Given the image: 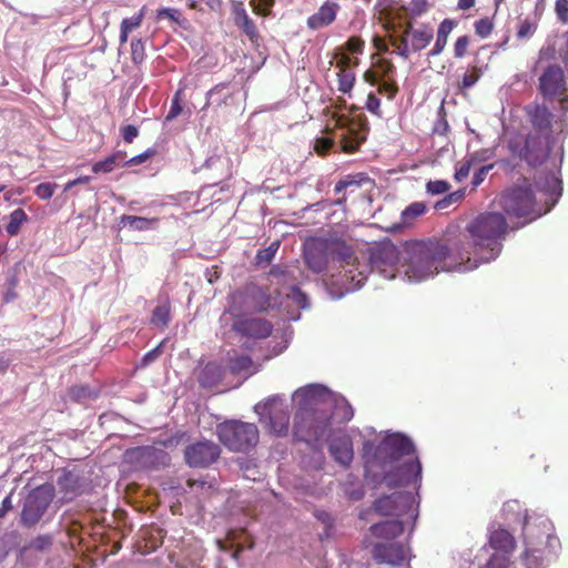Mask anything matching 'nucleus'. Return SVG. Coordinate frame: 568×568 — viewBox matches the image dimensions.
<instances>
[{
	"label": "nucleus",
	"mask_w": 568,
	"mask_h": 568,
	"mask_svg": "<svg viewBox=\"0 0 568 568\" xmlns=\"http://www.w3.org/2000/svg\"><path fill=\"white\" fill-rule=\"evenodd\" d=\"M471 38L469 36L457 37L453 44V54L457 60H462L468 53Z\"/></svg>",
	"instance_id": "58836bf2"
},
{
	"label": "nucleus",
	"mask_w": 568,
	"mask_h": 568,
	"mask_svg": "<svg viewBox=\"0 0 568 568\" xmlns=\"http://www.w3.org/2000/svg\"><path fill=\"white\" fill-rule=\"evenodd\" d=\"M369 530L373 536L381 539H396L404 531V523L398 519L384 520V523L372 525Z\"/></svg>",
	"instance_id": "bb28decb"
},
{
	"label": "nucleus",
	"mask_w": 568,
	"mask_h": 568,
	"mask_svg": "<svg viewBox=\"0 0 568 568\" xmlns=\"http://www.w3.org/2000/svg\"><path fill=\"white\" fill-rule=\"evenodd\" d=\"M484 74V68L478 67V64H470L466 71L463 73L457 88L459 91L464 92L467 89L473 88Z\"/></svg>",
	"instance_id": "7c9ffc66"
},
{
	"label": "nucleus",
	"mask_w": 568,
	"mask_h": 568,
	"mask_svg": "<svg viewBox=\"0 0 568 568\" xmlns=\"http://www.w3.org/2000/svg\"><path fill=\"white\" fill-rule=\"evenodd\" d=\"M222 449L211 439L189 444L184 449V460L191 467H207L216 463Z\"/></svg>",
	"instance_id": "9d476101"
},
{
	"label": "nucleus",
	"mask_w": 568,
	"mask_h": 568,
	"mask_svg": "<svg viewBox=\"0 0 568 568\" xmlns=\"http://www.w3.org/2000/svg\"><path fill=\"white\" fill-rule=\"evenodd\" d=\"M341 4L335 1H325L315 13L308 16L306 26L311 30H321L324 27L332 26L336 21Z\"/></svg>",
	"instance_id": "a211bd4d"
},
{
	"label": "nucleus",
	"mask_w": 568,
	"mask_h": 568,
	"mask_svg": "<svg viewBox=\"0 0 568 568\" xmlns=\"http://www.w3.org/2000/svg\"><path fill=\"white\" fill-rule=\"evenodd\" d=\"M464 196H465L464 189H458L457 191L449 192V194H447V201L449 202V205H450L454 203H458V201L464 199Z\"/></svg>",
	"instance_id": "774afa93"
},
{
	"label": "nucleus",
	"mask_w": 568,
	"mask_h": 568,
	"mask_svg": "<svg viewBox=\"0 0 568 568\" xmlns=\"http://www.w3.org/2000/svg\"><path fill=\"white\" fill-rule=\"evenodd\" d=\"M426 209V204L423 202H414L408 204V206L405 207V210L402 212L403 223H412L413 220L417 219V216L425 214Z\"/></svg>",
	"instance_id": "c9c22d12"
},
{
	"label": "nucleus",
	"mask_w": 568,
	"mask_h": 568,
	"mask_svg": "<svg viewBox=\"0 0 568 568\" xmlns=\"http://www.w3.org/2000/svg\"><path fill=\"white\" fill-rule=\"evenodd\" d=\"M55 497V488L52 484H43L31 489L23 503L21 523L24 526H34L41 520L50 504Z\"/></svg>",
	"instance_id": "6e6552de"
},
{
	"label": "nucleus",
	"mask_w": 568,
	"mask_h": 568,
	"mask_svg": "<svg viewBox=\"0 0 568 568\" xmlns=\"http://www.w3.org/2000/svg\"><path fill=\"white\" fill-rule=\"evenodd\" d=\"M304 260L310 270L314 273H323L329 263V241H320L308 246L304 253Z\"/></svg>",
	"instance_id": "f3484780"
},
{
	"label": "nucleus",
	"mask_w": 568,
	"mask_h": 568,
	"mask_svg": "<svg viewBox=\"0 0 568 568\" xmlns=\"http://www.w3.org/2000/svg\"><path fill=\"white\" fill-rule=\"evenodd\" d=\"M333 143H334V141L332 140V138H326V136L317 138L315 141V151L318 154H326L327 151H329L331 148L333 146Z\"/></svg>",
	"instance_id": "13d9d810"
},
{
	"label": "nucleus",
	"mask_w": 568,
	"mask_h": 568,
	"mask_svg": "<svg viewBox=\"0 0 568 568\" xmlns=\"http://www.w3.org/2000/svg\"><path fill=\"white\" fill-rule=\"evenodd\" d=\"M494 166L495 164H486L479 168L473 176V186L478 187V185H480L481 182H484L485 178H487L488 173L490 172L491 169H494Z\"/></svg>",
	"instance_id": "6e6d98bb"
},
{
	"label": "nucleus",
	"mask_w": 568,
	"mask_h": 568,
	"mask_svg": "<svg viewBox=\"0 0 568 568\" xmlns=\"http://www.w3.org/2000/svg\"><path fill=\"white\" fill-rule=\"evenodd\" d=\"M278 248L280 241H274L271 243V245L266 246L265 248L258 250L255 255V264L263 265V263H271Z\"/></svg>",
	"instance_id": "4c0bfd02"
},
{
	"label": "nucleus",
	"mask_w": 568,
	"mask_h": 568,
	"mask_svg": "<svg viewBox=\"0 0 568 568\" xmlns=\"http://www.w3.org/2000/svg\"><path fill=\"white\" fill-rule=\"evenodd\" d=\"M28 214L22 207H18L9 214V221L6 225V231L9 235H18L21 226L26 221H28Z\"/></svg>",
	"instance_id": "473e14b6"
},
{
	"label": "nucleus",
	"mask_w": 568,
	"mask_h": 568,
	"mask_svg": "<svg viewBox=\"0 0 568 568\" xmlns=\"http://www.w3.org/2000/svg\"><path fill=\"white\" fill-rule=\"evenodd\" d=\"M69 397H71L72 400L83 402L87 400V398L98 397V395L92 392L90 387H87V385H74L69 388Z\"/></svg>",
	"instance_id": "ea45409f"
},
{
	"label": "nucleus",
	"mask_w": 568,
	"mask_h": 568,
	"mask_svg": "<svg viewBox=\"0 0 568 568\" xmlns=\"http://www.w3.org/2000/svg\"><path fill=\"white\" fill-rule=\"evenodd\" d=\"M57 183H40L34 187V194L42 200H49L54 194Z\"/></svg>",
	"instance_id": "de8ad7c7"
},
{
	"label": "nucleus",
	"mask_w": 568,
	"mask_h": 568,
	"mask_svg": "<svg viewBox=\"0 0 568 568\" xmlns=\"http://www.w3.org/2000/svg\"><path fill=\"white\" fill-rule=\"evenodd\" d=\"M150 447H134L132 450H129L126 454L132 459H141L144 456H149L151 454Z\"/></svg>",
	"instance_id": "e2e57ef3"
},
{
	"label": "nucleus",
	"mask_w": 568,
	"mask_h": 568,
	"mask_svg": "<svg viewBox=\"0 0 568 568\" xmlns=\"http://www.w3.org/2000/svg\"><path fill=\"white\" fill-rule=\"evenodd\" d=\"M481 159H486V156H481ZM477 161H480L478 153H474L473 155L466 158L464 161H460L458 166L455 170V179L460 182L466 180L471 168L476 164Z\"/></svg>",
	"instance_id": "f704fd0d"
},
{
	"label": "nucleus",
	"mask_w": 568,
	"mask_h": 568,
	"mask_svg": "<svg viewBox=\"0 0 568 568\" xmlns=\"http://www.w3.org/2000/svg\"><path fill=\"white\" fill-rule=\"evenodd\" d=\"M334 126L341 131L339 144L344 153H355L367 139L369 124L365 114H334Z\"/></svg>",
	"instance_id": "20e7f679"
},
{
	"label": "nucleus",
	"mask_w": 568,
	"mask_h": 568,
	"mask_svg": "<svg viewBox=\"0 0 568 568\" xmlns=\"http://www.w3.org/2000/svg\"><path fill=\"white\" fill-rule=\"evenodd\" d=\"M361 184V181L356 175H347L344 176V179L336 182L334 186V192L341 193L343 190H346L348 187H357V185Z\"/></svg>",
	"instance_id": "09e8293b"
},
{
	"label": "nucleus",
	"mask_w": 568,
	"mask_h": 568,
	"mask_svg": "<svg viewBox=\"0 0 568 568\" xmlns=\"http://www.w3.org/2000/svg\"><path fill=\"white\" fill-rule=\"evenodd\" d=\"M160 353H161V346H156L154 349L149 351L142 357L143 365H149V363L154 362L155 358H159Z\"/></svg>",
	"instance_id": "69168bd1"
},
{
	"label": "nucleus",
	"mask_w": 568,
	"mask_h": 568,
	"mask_svg": "<svg viewBox=\"0 0 568 568\" xmlns=\"http://www.w3.org/2000/svg\"><path fill=\"white\" fill-rule=\"evenodd\" d=\"M328 252L329 257L339 263V266L346 271L347 265H353L356 261V254L354 253V248L347 244L345 241H341V239H331L328 241Z\"/></svg>",
	"instance_id": "412c9836"
},
{
	"label": "nucleus",
	"mask_w": 568,
	"mask_h": 568,
	"mask_svg": "<svg viewBox=\"0 0 568 568\" xmlns=\"http://www.w3.org/2000/svg\"><path fill=\"white\" fill-rule=\"evenodd\" d=\"M232 14L235 26H237L251 41H255V39L258 38V32L243 2H232Z\"/></svg>",
	"instance_id": "4be33fe9"
},
{
	"label": "nucleus",
	"mask_w": 568,
	"mask_h": 568,
	"mask_svg": "<svg viewBox=\"0 0 568 568\" xmlns=\"http://www.w3.org/2000/svg\"><path fill=\"white\" fill-rule=\"evenodd\" d=\"M253 365V359L250 355H235L230 359V366L232 373H242L247 371Z\"/></svg>",
	"instance_id": "79ce46f5"
},
{
	"label": "nucleus",
	"mask_w": 568,
	"mask_h": 568,
	"mask_svg": "<svg viewBox=\"0 0 568 568\" xmlns=\"http://www.w3.org/2000/svg\"><path fill=\"white\" fill-rule=\"evenodd\" d=\"M328 450L336 463L349 466L354 459V446L348 435H342L331 440Z\"/></svg>",
	"instance_id": "6ab92c4d"
},
{
	"label": "nucleus",
	"mask_w": 568,
	"mask_h": 568,
	"mask_svg": "<svg viewBox=\"0 0 568 568\" xmlns=\"http://www.w3.org/2000/svg\"><path fill=\"white\" fill-rule=\"evenodd\" d=\"M116 166H125V153L114 152L111 155L104 158L102 161H97L92 165L93 173H110L113 172Z\"/></svg>",
	"instance_id": "c756f323"
},
{
	"label": "nucleus",
	"mask_w": 568,
	"mask_h": 568,
	"mask_svg": "<svg viewBox=\"0 0 568 568\" xmlns=\"http://www.w3.org/2000/svg\"><path fill=\"white\" fill-rule=\"evenodd\" d=\"M373 45L375 47V49H377L378 52L382 53L388 52L389 49L385 38L378 36L373 38Z\"/></svg>",
	"instance_id": "338daca9"
},
{
	"label": "nucleus",
	"mask_w": 568,
	"mask_h": 568,
	"mask_svg": "<svg viewBox=\"0 0 568 568\" xmlns=\"http://www.w3.org/2000/svg\"><path fill=\"white\" fill-rule=\"evenodd\" d=\"M475 32L479 38H488L495 29L494 21L489 17L479 18L474 23Z\"/></svg>",
	"instance_id": "a19ab883"
},
{
	"label": "nucleus",
	"mask_w": 568,
	"mask_h": 568,
	"mask_svg": "<svg viewBox=\"0 0 568 568\" xmlns=\"http://www.w3.org/2000/svg\"><path fill=\"white\" fill-rule=\"evenodd\" d=\"M332 427V419L326 413L302 408L295 415L294 437L305 443H318L328 435Z\"/></svg>",
	"instance_id": "423d86ee"
},
{
	"label": "nucleus",
	"mask_w": 568,
	"mask_h": 568,
	"mask_svg": "<svg viewBox=\"0 0 568 568\" xmlns=\"http://www.w3.org/2000/svg\"><path fill=\"white\" fill-rule=\"evenodd\" d=\"M366 110L373 114L382 115L381 100L374 93H369L366 99Z\"/></svg>",
	"instance_id": "bf43d9fd"
},
{
	"label": "nucleus",
	"mask_w": 568,
	"mask_h": 568,
	"mask_svg": "<svg viewBox=\"0 0 568 568\" xmlns=\"http://www.w3.org/2000/svg\"><path fill=\"white\" fill-rule=\"evenodd\" d=\"M532 133L544 135L546 141L552 143V113L546 106H536L530 114Z\"/></svg>",
	"instance_id": "aec40b11"
},
{
	"label": "nucleus",
	"mask_w": 568,
	"mask_h": 568,
	"mask_svg": "<svg viewBox=\"0 0 568 568\" xmlns=\"http://www.w3.org/2000/svg\"><path fill=\"white\" fill-rule=\"evenodd\" d=\"M156 18H169L171 21L176 22L180 26H183L185 22V18L183 17L181 10L178 9H160L158 10Z\"/></svg>",
	"instance_id": "a18cd8bd"
},
{
	"label": "nucleus",
	"mask_w": 568,
	"mask_h": 568,
	"mask_svg": "<svg viewBox=\"0 0 568 568\" xmlns=\"http://www.w3.org/2000/svg\"><path fill=\"white\" fill-rule=\"evenodd\" d=\"M434 38V28L428 22L415 28L412 20L405 22L403 33L389 36L388 41L395 48V52L403 58H409L412 52H420L426 49Z\"/></svg>",
	"instance_id": "39448f33"
},
{
	"label": "nucleus",
	"mask_w": 568,
	"mask_h": 568,
	"mask_svg": "<svg viewBox=\"0 0 568 568\" xmlns=\"http://www.w3.org/2000/svg\"><path fill=\"white\" fill-rule=\"evenodd\" d=\"M273 324L265 318L241 317L232 323V331L246 338L262 339L273 333Z\"/></svg>",
	"instance_id": "ddd939ff"
},
{
	"label": "nucleus",
	"mask_w": 568,
	"mask_h": 568,
	"mask_svg": "<svg viewBox=\"0 0 568 568\" xmlns=\"http://www.w3.org/2000/svg\"><path fill=\"white\" fill-rule=\"evenodd\" d=\"M508 148L513 154L524 159L527 164L538 166L549 158L551 144L547 141V138L530 132L526 138H511Z\"/></svg>",
	"instance_id": "0eeeda50"
},
{
	"label": "nucleus",
	"mask_w": 568,
	"mask_h": 568,
	"mask_svg": "<svg viewBox=\"0 0 568 568\" xmlns=\"http://www.w3.org/2000/svg\"><path fill=\"white\" fill-rule=\"evenodd\" d=\"M489 545L491 548L503 551L506 555L514 551L517 547L515 537L511 532L506 530V528H496V530L490 531Z\"/></svg>",
	"instance_id": "a878e982"
},
{
	"label": "nucleus",
	"mask_w": 568,
	"mask_h": 568,
	"mask_svg": "<svg viewBox=\"0 0 568 568\" xmlns=\"http://www.w3.org/2000/svg\"><path fill=\"white\" fill-rule=\"evenodd\" d=\"M414 505L415 497L412 493H394L375 500L373 509L381 516H404L413 509Z\"/></svg>",
	"instance_id": "9b49d317"
},
{
	"label": "nucleus",
	"mask_w": 568,
	"mask_h": 568,
	"mask_svg": "<svg viewBox=\"0 0 568 568\" xmlns=\"http://www.w3.org/2000/svg\"><path fill=\"white\" fill-rule=\"evenodd\" d=\"M450 183L446 180H434L428 181L426 184L427 192L432 193L433 195H439V193H445L447 190H449Z\"/></svg>",
	"instance_id": "49530a36"
},
{
	"label": "nucleus",
	"mask_w": 568,
	"mask_h": 568,
	"mask_svg": "<svg viewBox=\"0 0 568 568\" xmlns=\"http://www.w3.org/2000/svg\"><path fill=\"white\" fill-rule=\"evenodd\" d=\"M139 135V129L135 125L122 126V139L124 142L131 143Z\"/></svg>",
	"instance_id": "680f3d73"
},
{
	"label": "nucleus",
	"mask_w": 568,
	"mask_h": 568,
	"mask_svg": "<svg viewBox=\"0 0 568 568\" xmlns=\"http://www.w3.org/2000/svg\"><path fill=\"white\" fill-rule=\"evenodd\" d=\"M377 91L381 94H385L388 99H394L398 91V87L396 82H393V80H384V82L378 84Z\"/></svg>",
	"instance_id": "3c124183"
},
{
	"label": "nucleus",
	"mask_w": 568,
	"mask_h": 568,
	"mask_svg": "<svg viewBox=\"0 0 568 568\" xmlns=\"http://www.w3.org/2000/svg\"><path fill=\"white\" fill-rule=\"evenodd\" d=\"M457 26L458 21L453 20V18H444V20L439 22L435 34V42L429 52H427V57H438V54L444 52L449 36Z\"/></svg>",
	"instance_id": "5701e85b"
},
{
	"label": "nucleus",
	"mask_w": 568,
	"mask_h": 568,
	"mask_svg": "<svg viewBox=\"0 0 568 568\" xmlns=\"http://www.w3.org/2000/svg\"><path fill=\"white\" fill-rule=\"evenodd\" d=\"M368 267L366 264H361L355 256L354 266L347 265L343 273L342 284L345 290H356L362 286L367 277Z\"/></svg>",
	"instance_id": "393cba45"
},
{
	"label": "nucleus",
	"mask_w": 568,
	"mask_h": 568,
	"mask_svg": "<svg viewBox=\"0 0 568 568\" xmlns=\"http://www.w3.org/2000/svg\"><path fill=\"white\" fill-rule=\"evenodd\" d=\"M144 19V7L133 14V17L124 18V23L128 28V32L131 33L134 29H139L142 26Z\"/></svg>",
	"instance_id": "603ef678"
},
{
	"label": "nucleus",
	"mask_w": 568,
	"mask_h": 568,
	"mask_svg": "<svg viewBox=\"0 0 568 568\" xmlns=\"http://www.w3.org/2000/svg\"><path fill=\"white\" fill-rule=\"evenodd\" d=\"M376 455L385 460H399L403 456H410L403 463H397L394 469L384 475L387 486H420L423 466L419 458L415 457V444L405 435H388L379 444Z\"/></svg>",
	"instance_id": "f03ea898"
},
{
	"label": "nucleus",
	"mask_w": 568,
	"mask_h": 568,
	"mask_svg": "<svg viewBox=\"0 0 568 568\" xmlns=\"http://www.w3.org/2000/svg\"><path fill=\"white\" fill-rule=\"evenodd\" d=\"M356 80V74L353 69H346L345 71L337 72V84L338 90L343 94H352V90Z\"/></svg>",
	"instance_id": "72a5a7b5"
},
{
	"label": "nucleus",
	"mask_w": 568,
	"mask_h": 568,
	"mask_svg": "<svg viewBox=\"0 0 568 568\" xmlns=\"http://www.w3.org/2000/svg\"><path fill=\"white\" fill-rule=\"evenodd\" d=\"M372 555L377 564L400 565L407 559V550L399 542H377Z\"/></svg>",
	"instance_id": "4468645a"
},
{
	"label": "nucleus",
	"mask_w": 568,
	"mask_h": 568,
	"mask_svg": "<svg viewBox=\"0 0 568 568\" xmlns=\"http://www.w3.org/2000/svg\"><path fill=\"white\" fill-rule=\"evenodd\" d=\"M539 92L546 99L567 94V79L562 68L549 64L539 77Z\"/></svg>",
	"instance_id": "f8f14e48"
},
{
	"label": "nucleus",
	"mask_w": 568,
	"mask_h": 568,
	"mask_svg": "<svg viewBox=\"0 0 568 568\" xmlns=\"http://www.w3.org/2000/svg\"><path fill=\"white\" fill-rule=\"evenodd\" d=\"M182 90H178L175 94H173V99L171 100V108L165 115V120L170 122V120L175 119V116L180 115L183 111L182 105Z\"/></svg>",
	"instance_id": "c03bdc74"
},
{
	"label": "nucleus",
	"mask_w": 568,
	"mask_h": 568,
	"mask_svg": "<svg viewBox=\"0 0 568 568\" xmlns=\"http://www.w3.org/2000/svg\"><path fill=\"white\" fill-rule=\"evenodd\" d=\"M344 48L351 53H363L365 49V41L361 37L353 36L347 39Z\"/></svg>",
	"instance_id": "8fccbe9b"
},
{
	"label": "nucleus",
	"mask_w": 568,
	"mask_h": 568,
	"mask_svg": "<svg viewBox=\"0 0 568 568\" xmlns=\"http://www.w3.org/2000/svg\"><path fill=\"white\" fill-rule=\"evenodd\" d=\"M336 68L339 70L352 69V65H357L359 63L358 59H352V57L347 55L345 52L336 53Z\"/></svg>",
	"instance_id": "864d4df0"
},
{
	"label": "nucleus",
	"mask_w": 568,
	"mask_h": 568,
	"mask_svg": "<svg viewBox=\"0 0 568 568\" xmlns=\"http://www.w3.org/2000/svg\"><path fill=\"white\" fill-rule=\"evenodd\" d=\"M290 413L280 405H268V427L276 436H285L288 433Z\"/></svg>",
	"instance_id": "b1692460"
},
{
	"label": "nucleus",
	"mask_w": 568,
	"mask_h": 568,
	"mask_svg": "<svg viewBox=\"0 0 568 568\" xmlns=\"http://www.w3.org/2000/svg\"><path fill=\"white\" fill-rule=\"evenodd\" d=\"M217 439L232 452H250L260 440V430L253 423L229 419L216 425Z\"/></svg>",
	"instance_id": "7ed1b4c3"
},
{
	"label": "nucleus",
	"mask_w": 568,
	"mask_h": 568,
	"mask_svg": "<svg viewBox=\"0 0 568 568\" xmlns=\"http://www.w3.org/2000/svg\"><path fill=\"white\" fill-rule=\"evenodd\" d=\"M500 206L508 215L530 216L535 214L536 199L530 186H516L504 192L499 200Z\"/></svg>",
	"instance_id": "1a4fd4ad"
},
{
	"label": "nucleus",
	"mask_w": 568,
	"mask_h": 568,
	"mask_svg": "<svg viewBox=\"0 0 568 568\" xmlns=\"http://www.w3.org/2000/svg\"><path fill=\"white\" fill-rule=\"evenodd\" d=\"M536 30V24L529 20H524L519 23L517 29L518 38H530Z\"/></svg>",
	"instance_id": "4d7b16f0"
},
{
	"label": "nucleus",
	"mask_w": 568,
	"mask_h": 568,
	"mask_svg": "<svg viewBox=\"0 0 568 568\" xmlns=\"http://www.w3.org/2000/svg\"><path fill=\"white\" fill-rule=\"evenodd\" d=\"M159 219L158 217H139V215H122L121 222L128 224L132 230L135 231H148L155 227Z\"/></svg>",
	"instance_id": "2f4dec72"
},
{
	"label": "nucleus",
	"mask_w": 568,
	"mask_h": 568,
	"mask_svg": "<svg viewBox=\"0 0 568 568\" xmlns=\"http://www.w3.org/2000/svg\"><path fill=\"white\" fill-rule=\"evenodd\" d=\"M171 312L172 306L170 298L169 296H163V298L159 300V303L155 306L150 321L158 327H166L171 321Z\"/></svg>",
	"instance_id": "c85d7f7f"
},
{
	"label": "nucleus",
	"mask_w": 568,
	"mask_h": 568,
	"mask_svg": "<svg viewBox=\"0 0 568 568\" xmlns=\"http://www.w3.org/2000/svg\"><path fill=\"white\" fill-rule=\"evenodd\" d=\"M58 486L63 501H72L88 489L85 478L82 475L72 473V470H68L58 478Z\"/></svg>",
	"instance_id": "2eb2a0df"
},
{
	"label": "nucleus",
	"mask_w": 568,
	"mask_h": 568,
	"mask_svg": "<svg viewBox=\"0 0 568 568\" xmlns=\"http://www.w3.org/2000/svg\"><path fill=\"white\" fill-rule=\"evenodd\" d=\"M506 215L486 211L462 230L449 225L438 237L409 241L404 246V272L409 281L420 282L446 271H471L496 261L508 235Z\"/></svg>",
	"instance_id": "f257e3e1"
},
{
	"label": "nucleus",
	"mask_w": 568,
	"mask_h": 568,
	"mask_svg": "<svg viewBox=\"0 0 568 568\" xmlns=\"http://www.w3.org/2000/svg\"><path fill=\"white\" fill-rule=\"evenodd\" d=\"M131 59L133 63L141 64L145 59V48L141 38H133L131 41Z\"/></svg>",
	"instance_id": "37998d69"
},
{
	"label": "nucleus",
	"mask_w": 568,
	"mask_h": 568,
	"mask_svg": "<svg viewBox=\"0 0 568 568\" xmlns=\"http://www.w3.org/2000/svg\"><path fill=\"white\" fill-rule=\"evenodd\" d=\"M223 375L224 369L221 365L216 364V362H209L199 374V384L203 388H212V386L219 385L222 382Z\"/></svg>",
	"instance_id": "cd10ccee"
},
{
	"label": "nucleus",
	"mask_w": 568,
	"mask_h": 568,
	"mask_svg": "<svg viewBox=\"0 0 568 568\" xmlns=\"http://www.w3.org/2000/svg\"><path fill=\"white\" fill-rule=\"evenodd\" d=\"M292 298L300 307H307V295L297 285H294L292 288Z\"/></svg>",
	"instance_id": "052dcab7"
},
{
	"label": "nucleus",
	"mask_w": 568,
	"mask_h": 568,
	"mask_svg": "<svg viewBox=\"0 0 568 568\" xmlns=\"http://www.w3.org/2000/svg\"><path fill=\"white\" fill-rule=\"evenodd\" d=\"M488 568H507V559L504 557H498V555H493L488 562Z\"/></svg>",
	"instance_id": "0e129e2a"
},
{
	"label": "nucleus",
	"mask_w": 568,
	"mask_h": 568,
	"mask_svg": "<svg viewBox=\"0 0 568 568\" xmlns=\"http://www.w3.org/2000/svg\"><path fill=\"white\" fill-rule=\"evenodd\" d=\"M430 7L432 6L428 0H409L405 10L410 19H415L427 13Z\"/></svg>",
	"instance_id": "e433bc0d"
},
{
	"label": "nucleus",
	"mask_w": 568,
	"mask_h": 568,
	"mask_svg": "<svg viewBox=\"0 0 568 568\" xmlns=\"http://www.w3.org/2000/svg\"><path fill=\"white\" fill-rule=\"evenodd\" d=\"M234 297L243 300L246 303V307L254 312H266L273 305L271 293L265 291V288L256 287V285L246 287L243 292L236 293Z\"/></svg>",
	"instance_id": "dca6fc26"
},
{
	"label": "nucleus",
	"mask_w": 568,
	"mask_h": 568,
	"mask_svg": "<svg viewBox=\"0 0 568 568\" xmlns=\"http://www.w3.org/2000/svg\"><path fill=\"white\" fill-rule=\"evenodd\" d=\"M555 13L559 22L568 23V0H556Z\"/></svg>",
	"instance_id": "5fc2aeb1"
}]
</instances>
